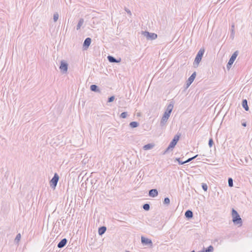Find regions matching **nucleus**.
<instances>
[{
  "instance_id": "f257e3e1",
  "label": "nucleus",
  "mask_w": 252,
  "mask_h": 252,
  "mask_svg": "<svg viewBox=\"0 0 252 252\" xmlns=\"http://www.w3.org/2000/svg\"><path fill=\"white\" fill-rule=\"evenodd\" d=\"M173 108V103L171 102L169 105H168L167 108L161 118V121L160 122V125L161 126H163L165 125L168 119H169L170 114L172 112V111Z\"/></svg>"
},
{
  "instance_id": "f03ea898",
  "label": "nucleus",
  "mask_w": 252,
  "mask_h": 252,
  "mask_svg": "<svg viewBox=\"0 0 252 252\" xmlns=\"http://www.w3.org/2000/svg\"><path fill=\"white\" fill-rule=\"evenodd\" d=\"M232 221L234 224L241 226L243 223L242 219L238 212L234 209L232 210Z\"/></svg>"
},
{
  "instance_id": "7ed1b4c3",
  "label": "nucleus",
  "mask_w": 252,
  "mask_h": 252,
  "mask_svg": "<svg viewBox=\"0 0 252 252\" xmlns=\"http://www.w3.org/2000/svg\"><path fill=\"white\" fill-rule=\"evenodd\" d=\"M205 52V49L203 48H201L199 51L198 52L195 60L193 62V66L194 67H197L198 66L199 63L201 62L202 58L203 57V56Z\"/></svg>"
},
{
  "instance_id": "20e7f679",
  "label": "nucleus",
  "mask_w": 252,
  "mask_h": 252,
  "mask_svg": "<svg viewBox=\"0 0 252 252\" xmlns=\"http://www.w3.org/2000/svg\"><path fill=\"white\" fill-rule=\"evenodd\" d=\"M59 178H60V177H59V175L57 173H55L53 177L52 178V179L50 181V187L52 189H55V188L57 185L58 182L59 180Z\"/></svg>"
},
{
  "instance_id": "39448f33",
  "label": "nucleus",
  "mask_w": 252,
  "mask_h": 252,
  "mask_svg": "<svg viewBox=\"0 0 252 252\" xmlns=\"http://www.w3.org/2000/svg\"><path fill=\"white\" fill-rule=\"evenodd\" d=\"M142 34L146 37L147 40H154L156 39L158 37V35L156 33L149 32L148 31H143L142 32Z\"/></svg>"
},
{
  "instance_id": "423d86ee",
  "label": "nucleus",
  "mask_w": 252,
  "mask_h": 252,
  "mask_svg": "<svg viewBox=\"0 0 252 252\" xmlns=\"http://www.w3.org/2000/svg\"><path fill=\"white\" fill-rule=\"evenodd\" d=\"M238 55V51H236L235 52H234V53L231 55V56L230 58L229 59V60L226 65V67L228 69H229L231 67L232 64L233 63L235 60H236V58H237Z\"/></svg>"
},
{
  "instance_id": "0eeeda50",
  "label": "nucleus",
  "mask_w": 252,
  "mask_h": 252,
  "mask_svg": "<svg viewBox=\"0 0 252 252\" xmlns=\"http://www.w3.org/2000/svg\"><path fill=\"white\" fill-rule=\"evenodd\" d=\"M141 243L144 246H149L150 247H152L153 246V242L152 240L149 238H145V237L142 236L141 237Z\"/></svg>"
},
{
  "instance_id": "6e6552de",
  "label": "nucleus",
  "mask_w": 252,
  "mask_h": 252,
  "mask_svg": "<svg viewBox=\"0 0 252 252\" xmlns=\"http://www.w3.org/2000/svg\"><path fill=\"white\" fill-rule=\"evenodd\" d=\"M59 68L63 73H65L67 71L68 63L64 60H62Z\"/></svg>"
},
{
  "instance_id": "1a4fd4ad",
  "label": "nucleus",
  "mask_w": 252,
  "mask_h": 252,
  "mask_svg": "<svg viewBox=\"0 0 252 252\" xmlns=\"http://www.w3.org/2000/svg\"><path fill=\"white\" fill-rule=\"evenodd\" d=\"M92 42V39L90 37L86 38L83 44V50H86L89 47Z\"/></svg>"
},
{
  "instance_id": "9d476101",
  "label": "nucleus",
  "mask_w": 252,
  "mask_h": 252,
  "mask_svg": "<svg viewBox=\"0 0 252 252\" xmlns=\"http://www.w3.org/2000/svg\"><path fill=\"white\" fill-rule=\"evenodd\" d=\"M180 136V135H175L172 141L170 142L169 145H170L171 147H172V148H174L175 146L176 145L178 141L179 140Z\"/></svg>"
},
{
  "instance_id": "9b49d317",
  "label": "nucleus",
  "mask_w": 252,
  "mask_h": 252,
  "mask_svg": "<svg viewBox=\"0 0 252 252\" xmlns=\"http://www.w3.org/2000/svg\"><path fill=\"white\" fill-rule=\"evenodd\" d=\"M107 59L110 63H120L121 60V59H119V60H118L116 58H115L114 57H113L112 56H110V55H109L107 57Z\"/></svg>"
},
{
  "instance_id": "f8f14e48",
  "label": "nucleus",
  "mask_w": 252,
  "mask_h": 252,
  "mask_svg": "<svg viewBox=\"0 0 252 252\" xmlns=\"http://www.w3.org/2000/svg\"><path fill=\"white\" fill-rule=\"evenodd\" d=\"M158 192L157 189H151L149 191V195L152 197H155L158 195Z\"/></svg>"
},
{
  "instance_id": "ddd939ff",
  "label": "nucleus",
  "mask_w": 252,
  "mask_h": 252,
  "mask_svg": "<svg viewBox=\"0 0 252 252\" xmlns=\"http://www.w3.org/2000/svg\"><path fill=\"white\" fill-rule=\"evenodd\" d=\"M67 243V239L66 238H63L58 244L57 247L59 248H63L66 245Z\"/></svg>"
},
{
  "instance_id": "4468645a",
  "label": "nucleus",
  "mask_w": 252,
  "mask_h": 252,
  "mask_svg": "<svg viewBox=\"0 0 252 252\" xmlns=\"http://www.w3.org/2000/svg\"><path fill=\"white\" fill-rule=\"evenodd\" d=\"M185 216L188 220L192 219L193 216L192 211L190 210H187L185 212Z\"/></svg>"
},
{
  "instance_id": "2eb2a0df",
  "label": "nucleus",
  "mask_w": 252,
  "mask_h": 252,
  "mask_svg": "<svg viewBox=\"0 0 252 252\" xmlns=\"http://www.w3.org/2000/svg\"><path fill=\"white\" fill-rule=\"evenodd\" d=\"M242 105L243 108L246 111H248L249 110V107L248 105V101L246 99H244L242 100Z\"/></svg>"
},
{
  "instance_id": "dca6fc26",
  "label": "nucleus",
  "mask_w": 252,
  "mask_h": 252,
  "mask_svg": "<svg viewBox=\"0 0 252 252\" xmlns=\"http://www.w3.org/2000/svg\"><path fill=\"white\" fill-rule=\"evenodd\" d=\"M90 90L92 92L100 93V91L99 87L96 85H92L90 86Z\"/></svg>"
},
{
  "instance_id": "f3484780",
  "label": "nucleus",
  "mask_w": 252,
  "mask_h": 252,
  "mask_svg": "<svg viewBox=\"0 0 252 252\" xmlns=\"http://www.w3.org/2000/svg\"><path fill=\"white\" fill-rule=\"evenodd\" d=\"M106 231V227L104 226L99 227L98 230V234L100 236L102 235Z\"/></svg>"
},
{
  "instance_id": "a211bd4d",
  "label": "nucleus",
  "mask_w": 252,
  "mask_h": 252,
  "mask_svg": "<svg viewBox=\"0 0 252 252\" xmlns=\"http://www.w3.org/2000/svg\"><path fill=\"white\" fill-rule=\"evenodd\" d=\"M154 146L155 144L154 143H149L144 145L143 147V149L144 150H149L152 149Z\"/></svg>"
},
{
  "instance_id": "6ab92c4d",
  "label": "nucleus",
  "mask_w": 252,
  "mask_h": 252,
  "mask_svg": "<svg viewBox=\"0 0 252 252\" xmlns=\"http://www.w3.org/2000/svg\"><path fill=\"white\" fill-rule=\"evenodd\" d=\"M196 75V72H194L191 75V76L188 78V81H189V83H192L193 82V81H194V80L195 79Z\"/></svg>"
},
{
  "instance_id": "aec40b11",
  "label": "nucleus",
  "mask_w": 252,
  "mask_h": 252,
  "mask_svg": "<svg viewBox=\"0 0 252 252\" xmlns=\"http://www.w3.org/2000/svg\"><path fill=\"white\" fill-rule=\"evenodd\" d=\"M213 251L214 247L212 245H210L206 249L204 248L202 251L203 252H213Z\"/></svg>"
},
{
  "instance_id": "412c9836",
  "label": "nucleus",
  "mask_w": 252,
  "mask_h": 252,
  "mask_svg": "<svg viewBox=\"0 0 252 252\" xmlns=\"http://www.w3.org/2000/svg\"><path fill=\"white\" fill-rule=\"evenodd\" d=\"M139 124L137 122L133 121L129 123V126L131 128H135L139 126Z\"/></svg>"
},
{
  "instance_id": "4be33fe9",
  "label": "nucleus",
  "mask_w": 252,
  "mask_h": 252,
  "mask_svg": "<svg viewBox=\"0 0 252 252\" xmlns=\"http://www.w3.org/2000/svg\"><path fill=\"white\" fill-rule=\"evenodd\" d=\"M83 23H84V19L83 18L80 19V20H79V22L78 23V24L76 26L77 30H79L80 29V28L82 26V25H83Z\"/></svg>"
},
{
  "instance_id": "5701e85b",
  "label": "nucleus",
  "mask_w": 252,
  "mask_h": 252,
  "mask_svg": "<svg viewBox=\"0 0 252 252\" xmlns=\"http://www.w3.org/2000/svg\"><path fill=\"white\" fill-rule=\"evenodd\" d=\"M143 208L145 211H149L150 209V204L148 203H145L143 205Z\"/></svg>"
},
{
  "instance_id": "b1692460",
  "label": "nucleus",
  "mask_w": 252,
  "mask_h": 252,
  "mask_svg": "<svg viewBox=\"0 0 252 252\" xmlns=\"http://www.w3.org/2000/svg\"><path fill=\"white\" fill-rule=\"evenodd\" d=\"M228 186L229 187H232L233 186V180L231 178H228Z\"/></svg>"
},
{
  "instance_id": "393cba45",
  "label": "nucleus",
  "mask_w": 252,
  "mask_h": 252,
  "mask_svg": "<svg viewBox=\"0 0 252 252\" xmlns=\"http://www.w3.org/2000/svg\"><path fill=\"white\" fill-rule=\"evenodd\" d=\"M173 149V148H172V147H171L170 145H169L167 148L166 149V150L163 152L162 154L165 155L168 152L169 150H172Z\"/></svg>"
},
{
  "instance_id": "a878e982",
  "label": "nucleus",
  "mask_w": 252,
  "mask_h": 252,
  "mask_svg": "<svg viewBox=\"0 0 252 252\" xmlns=\"http://www.w3.org/2000/svg\"><path fill=\"white\" fill-rule=\"evenodd\" d=\"M170 203V199L168 197H165L164 199L163 204L165 205H169Z\"/></svg>"
},
{
  "instance_id": "bb28decb",
  "label": "nucleus",
  "mask_w": 252,
  "mask_h": 252,
  "mask_svg": "<svg viewBox=\"0 0 252 252\" xmlns=\"http://www.w3.org/2000/svg\"><path fill=\"white\" fill-rule=\"evenodd\" d=\"M214 141L212 138H211L209 140L208 145L210 148L212 147L214 144Z\"/></svg>"
},
{
  "instance_id": "cd10ccee",
  "label": "nucleus",
  "mask_w": 252,
  "mask_h": 252,
  "mask_svg": "<svg viewBox=\"0 0 252 252\" xmlns=\"http://www.w3.org/2000/svg\"><path fill=\"white\" fill-rule=\"evenodd\" d=\"M59 18V14L58 13H55L53 15V19L54 22H56Z\"/></svg>"
},
{
  "instance_id": "c85d7f7f",
  "label": "nucleus",
  "mask_w": 252,
  "mask_h": 252,
  "mask_svg": "<svg viewBox=\"0 0 252 252\" xmlns=\"http://www.w3.org/2000/svg\"><path fill=\"white\" fill-rule=\"evenodd\" d=\"M127 116V113L126 112H122L120 115V117L122 118H126Z\"/></svg>"
},
{
  "instance_id": "c756f323",
  "label": "nucleus",
  "mask_w": 252,
  "mask_h": 252,
  "mask_svg": "<svg viewBox=\"0 0 252 252\" xmlns=\"http://www.w3.org/2000/svg\"><path fill=\"white\" fill-rule=\"evenodd\" d=\"M21 238V236L20 233H18V234H17V235L16 236V238L15 239V241L18 242L20 240Z\"/></svg>"
},
{
  "instance_id": "7c9ffc66",
  "label": "nucleus",
  "mask_w": 252,
  "mask_h": 252,
  "mask_svg": "<svg viewBox=\"0 0 252 252\" xmlns=\"http://www.w3.org/2000/svg\"><path fill=\"white\" fill-rule=\"evenodd\" d=\"M202 189L205 191H206L208 189V186L205 183H202Z\"/></svg>"
},
{
  "instance_id": "2f4dec72",
  "label": "nucleus",
  "mask_w": 252,
  "mask_h": 252,
  "mask_svg": "<svg viewBox=\"0 0 252 252\" xmlns=\"http://www.w3.org/2000/svg\"><path fill=\"white\" fill-rule=\"evenodd\" d=\"M114 99H115V96L114 95L111 96L110 97H108L107 102H112L114 101Z\"/></svg>"
},
{
  "instance_id": "473e14b6",
  "label": "nucleus",
  "mask_w": 252,
  "mask_h": 252,
  "mask_svg": "<svg viewBox=\"0 0 252 252\" xmlns=\"http://www.w3.org/2000/svg\"><path fill=\"white\" fill-rule=\"evenodd\" d=\"M175 161H177L178 162L179 164H181V165H182V164H184L185 163V161H181L180 158H176Z\"/></svg>"
},
{
  "instance_id": "72a5a7b5",
  "label": "nucleus",
  "mask_w": 252,
  "mask_h": 252,
  "mask_svg": "<svg viewBox=\"0 0 252 252\" xmlns=\"http://www.w3.org/2000/svg\"><path fill=\"white\" fill-rule=\"evenodd\" d=\"M241 124H242V126L244 127H246L247 125V122L246 121H245L244 120H243L241 121Z\"/></svg>"
},
{
  "instance_id": "f704fd0d",
  "label": "nucleus",
  "mask_w": 252,
  "mask_h": 252,
  "mask_svg": "<svg viewBox=\"0 0 252 252\" xmlns=\"http://www.w3.org/2000/svg\"><path fill=\"white\" fill-rule=\"evenodd\" d=\"M125 11L127 13V14H128L130 16L131 15V11H130V10H129L128 8H127L126 7H125Z\"/></svg>"
},
{
  "instance_id": "c9c22d12",
  "label": "nucleus",
  "mask_w": 252,
  "mask_h": 252,
  "mask_svg": "<svg viewBox=\"0 0 252 252\" xmlns=\"http://www.w3.org/2000/svg\"><path fill=\"white\" fill-rule=\"evenodd\" d=\"M192 160H193V158L191 157V158H188L186 161H185V163H188V162H189L192 161Z\"/></svg>"
},
{
  "instance_id": "e433bc0d",
  "label": "nucleus",
  "mask_w": 252,
  "mask_h": 252,
  "mask_svg": "<svg viewBox=\"0 0 252 252\" xmlns=\"http://www.w3.org/2000/svg\"><path fill=\"white\" fill-rule=\"evenodd\" d=\"M191 84V83H189V81L187 80L186 81V88H188Z\"/></svg>"
},
{
  "instance_id": "4c0bfd02",
  "label": "nucleus",
  "mask_w": 252,
  "mask_h": 252,
  "mask_svg": "<svg viewBox=\"0 0 252 252\" xmlns=\"http://www.w3.org/2000/svg\"><path fill=\"white\" fill-rule=\"evenodd\" d=\"M198 155H196L195 156H194V157H192V158H193V159H195V158H196L197 157H198Z\"/></svg>"
},
{
  "instance_id": "58836bf2",
  "label": "nucleus",
  "mask_w": 252,
  "mask_h": 252,
  "mask_svg": "<svg viewBox=\"0 0 252 252\" xmlns=\"http://www.w3.org/2000/svg\"><path fill=\"white\" fill-rule=\"evenodd\" d=\"M190 252H195V251L194 250L191 251Z\"/></svg>"
},
{
  "instance_id": "ea45409f",
  "label": "nucleus",
  "mask_w": 252,
  "mask_h": 252,
  "mask_svg": "<svg viewBox=\"0 0 252 252\" xmlns=\"http://www.w3.org/2000/svg\"><path fill=\"white\" fill-rule=\"evenodd\" d=\"M203 252L201 251H199V252Z\"/></svg>"
}]
</instances>
